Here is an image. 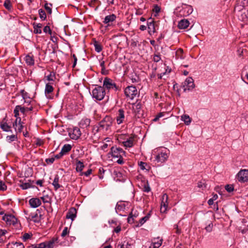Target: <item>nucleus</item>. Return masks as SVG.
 Returning <instances> with one entry per match:
<instances>
[{
	"label": "nucleus",
	"mask_w": 248,
	"mask_h": 248,
	"mask_svg": "<svg viewBox=\"0 0 248 248\" xmlns=\"http://www.w3.org/2000/svg\"><path fill=\"white\" fill-rule=\"evenodd\" d=\"M21 119H19V121L18 123L17 122V119L16 120L15 122V124H13V126L15 127V129L16 131H18V132H21L23 128V125L20 123Z\"/></svg>",
	"instance_id": "72a5a7b5"
},
{
	"label": "nucleus",
	"mask_w": 248,
	"mask_h": 248,
	"mask_svg": "<svg viewBox=\"0 0 248 248\" xmlns=\"http://www.w3.org/2000/svg\"><path fill=\"white\" fill-rule=\"evenodd\" d=\"M132 110L135 116L140 118L142 115L141 110V105L140 103L133 104L132 105Z\"/></svg>",
	"instance_id": "4468645a"
},
{
	"label": "nucleus",
	"mask_w": 248,
	"mask_h": 248,
	"mask_svg": "<svg viewBox=\"0 0 248 248\" xmlns=\"http://www.w3.org/2000/svg\"><path fill=\"white\" fill-rule=\"evenodd\" d=\"M33 32L35 34H41L42 33V30L41 29H40L38 28L37 27H35L34 25H33Z\"/></svg>",
	"instance_id": "bf43d9fd"
},
{
	"label": "nucleus",
	"mask_w": 248,
	"mask_h": 248,
	"mask_svg": "<svg viewBox=\"0 0 248 248\" xmlns=\"http://www.w3.org/2000/svg\"><path fill=\"white\" fill-rule=\"evenodd\" d=\"M184 92L192 90L195 87L194 80L191 77L187 78L182 84Z\"/></svg>",
	"instance_id": "0eeeda50"
},
{
	"label": "nucleus",
	"mask_w": 248,
	"mask_h": 248,
	"mask_svg": "<svg viewBox=\"0 0 248 248\" xmlns=\"http://www.w3.org/2000/svg\"><path fill=\"white\" fill-rule=\"evenodd\" d=\"M93 46H94L95 50L97 52L99 53L102 51V46L98 42L94 41L93 42Z\"/></svg>",
	"instance_id": "4c0bfd02"
},
{
	"label": "nucleus",
	"mask_w": 248,
	"mask_h": 248,
	"mask_svg": "<svg viewBox=\"0 0 248 248\" xmlns=\"http://www.w3.org/2000/svg\"><path fill=\"white\" fill-rule=\"evenodd\" d=\"M43 31L45 33H48L50 35L52 34V31L48 26H46L44 28Z\"/></svg>",
	"instance_id": "6e6d98bb"
},
{
	"label": "nucleus",
	"mask_w": 248,
	"mask_h": 248,
	"mask_svg": "<svg viewBox=\"0 0 248 248\" xmlns=\"http://www.w3.org/2000/svg\"><path fill=\"white\" fill-rule=\"evenodd\" d=\"M84 168V164L80 160H77L76 163V170L79 172V176H83L82 170Z\"/></svg>",
	"instance_id": "5701e85b"
},
{
	"label": "nucleus",
	"mask_w": 248,
	"mask_h": 248,
	"mask_svg": "<svg viewBox=\"0 0 248 248\" xmlns=\"http://www.w3.org/2000/svg\"><path fill=\"white\" fill-rule=\"evenodd\" d=\"M100 65L101 67L102 73L104 74V71L105 70V62L103 61L100 62Z\"/></svg>",
	"instance_id": "69168bd1"
},
{
	"label": "nucleus",
	"mask_w": 248,
	"mask_h": 248,
	"mask_svg": "<svg viewBox=\"0 0 248 248\" xmlns=\"http://www.w3.org/2000/svg\"><path fill=\"white\" fill-rule=\"evenodd\" d=\"M17 140V136L15 135H12L7 136L6 138V140L7 142L10 143Z\"/></svg>",
	"instance_id": "79ce46f5"
},
{
	"label": "nucleus",
	"mask_w": 248,
	"mask_h": 248,
	"mask_svg": "<svg viewBox=\"0 0 248 248\" xmlns=\"http://www.w3.org/2000/svg\"><path fill=\"white\" fill-rule=\"evenodd\" d=\"M53 87L52 85H50V83H48L46 84L45 90V93L47 98H53V96L52 94V93L53 92Z\"/></svg>",
	"instance_id": "f3484780"
},
{
	"label": "nucleus",
	"mask_w": 248,
	"mask_h": 248,
	"mask_svg": "<svg viewBox=\"0 0 248 248\" xmlns=\"http://www.w3.org/2000/svg\"><path fill=\"white\" fill-rule=\"evenodd\" d=\"M81 134L80 130L78 127H74L69 132V136L73 140H78L80 137Z\"/></svg>",
	"instance_id": "f8f14e48"
},
{
	"label": "nucleus",
	"mask_w": 248,
	"mask_h": 248,
	"mask_svg": "<svg viewBox=\"0 0 248 248\" xmlns=\"http://www.w3.org/2000/svg\"><path fill=\"white\" fill-rule=\"evenodd\" d=\"M111 155L114 158H118V159L116 162L119 164H122L124 163L122 156L125 154V152L121 148L112 147L111 149Z\"/></svg>",
	"instance_id": "39448f33"
},
{
	"label": "nucleus",
	"mask_w": 248,
	"mask_h": 248,
	"mask_svg": "<svg viewBox=\"0 0 248 248\" xmlns=\"http://www.w3.org/2000/svg\"><path fill=\"white\" fill-rule=\"evenodd\" d=\"M181 120L187 125H189L192 121L191 118L187 114H183L181 116Z\"/></svg>",
	"instance_id": "c756f323"
},
{
	"label": "nucleus",
	"mask_w": 248,
	"mask_h": 248,
	"mask_svg": "<svg viewBox=\"0 0 248 248\" xmlns=\"http://www.w3.org/2000/svg\"><path fill=\"white\" fill-rule=\"evenodd\" d=\"M225 189L228 192H232L234 190V187H233V185H227L225 186Z\"/></svg>",
	"instance_id": "3c124183"
},
{
	"label": "nucleus",
	"mask_w": 248,
	"mask_h": 248,
	"mask_svg": "<svg viewBox=\"0 0 248 248\" xmlns=\"http://www.w3.org/2000/svg\"><path fill=\"white\" fill-rule=\"evenodd\" d=\"M20 93L24 100L27 99L28 98L29 99L30 98L28 96V93L27 92H26L24 90H21Z\"/></svg>",
	"instance_id": "8fccbe9b"
},
{
	"label": "nucleus",
	"mask_w": 248,
	"mask_h": 248,
	"mask_svg": "<svg viewBox=\"0 0 248 248\" xmlns=\"http://www.w3.org/2000/svg\"><path fill=\"white\" fill-rule=\"evenodd\" d=\"M117 140L125 149L132 147L136 141L134 136L125 134H119L117 136Z\"/></svg>",
	"instance_id": "7ed1b4c3"
},
{
	"label": "nucleus",
	"mask_w": 248,
	"mask_h": 248,
	"mask_svg": "<svg viewBox=\"0 0 248 248\" xmlns=\"http://www.w3.org/2000/svg\"><path fill=\"white\" fill-rule=\"evenodd\" d=\"M112 119L110 116H106L99 124V126H94L93 132L95 133L101 132L103 134L107 133L110 129L112 124Z\"/></svg>",
	"instance_id": "f03ea898"
},
{
	"label": "nucleus",
	"mask_w": 248,
	"mask_h": 248,
	"mask_svg": "<svg viewBox=\"0 0 248 248\" xmlns=\"http://www.w3.org/2000/svg\"><path fill=\"white\" fill-rule=\"evenodd\" d=\"M92 173V169H89L87 171H86L85 172H82L83 175H85L87 177L89 176Z\"/></svg>",
	"instance_id": "338daca9"
},
{
	"label": "nucleus",
	"mask_w": 248,
	"mask_h": 248,
	"mask_svg": "<svg viewBox=\"0 0 248 248\" xmlns=\"http://www.w3.org/2000/svg\"><path fill=\"white\" fill-rule=\"evenodd\" d=\"M150 213L147 214L145 217H142L140 220L139 223L137 225V227H140L146 221H147L150 217Z\"/></svg>",
	"instance_id": "c9c22d12"
},
{
	"label": "nucleus",
	"mask_w": 248,
	"mask_h": 248,
	"mask_svg": "<svg viewBox=\"0 0 248 248\" xmlns=\"http://www.w3.org/2000/svg\"><path fill=\"white\" fill-rule=\"evenodd\" d=\"M8 248H24V245L20 242H15L9 244L8 245Z\"/></svg>",
	"instance_id": "f704fd0d"
},
{
	"label": "nucleus",
	"mask_w": 248,
	"mask_h": 248,
	"mask_svg": "<svg viewBox=\"0 0 248 248\" xmlns=\"http://www.w3.org/2000/svg\"><path fill=\"white\" fill-rule=\"evenodd\" d=\"M139 215L138 212L135 209H132L129 217L127 218V221L129 223H133L134 222V218Z\"/></svg>",
	"instance_id": "393cba45"
},
{
	"label": "nucleus",
	"mask_w": 248,
	"mask_h": 248,
	"mask_svg": "<svg viewBox=\"0 0 248 248\" xmlns=\"http://www.w3.org/2000/svg\"><path fill=\"white\" fill-rule=\"evenodd\" d=\"M213 226V225L212 222H210L207 226L205 228V229L207 232H211L212 231Z\"/></svg>",
	"instance_id": "603ef678"
},
{
	"label": "nucleus",
	"mask_w": 248,
	"mask_h": 248,
	"mask_svg": "<svg viewBox=\"0 0 248 248\" xmlns=\"http://www.w3.org/2000/svg\"><path fill=\"white\" fill-rule=\"evenodd\" d=\"M198 187L201 190H204L206 187V184L204 180L201 181L198 183Z\"/></svg>",
	"instance_id": "c03bdc74"
},
{
	"label": "nucleus",
	"mask_w": 248,
	"mask_h": 248,
	"mask_svg": "<svg viewBox=\"0 0 248 248\" xmlns=\"http://www.w3.org/2000/svg\"><path fill=\"white\" fill-rule=\"evenodd\" d=\"M41 199L44 203H49L51 201V198L47 195L43 196Z\"/></svg>",
	"instance_id": "a18cd8bd"
},
{
	"label": "nucleus",
	"mask_w": 248,
	"mask_h": 248,
	"mask_svg": "<svg viewBox=\"0 0 248 248\" xmlns=\"http://www.w3.org/2000/svg\"><path fill=\"white\" fill-rule=\"evenodd\" d=\"M176 58L177 59H184L185 58V56L183 54V50L181 48L178 49L176 51Z\"/></svg>",
	"instance_id": "e433bc0d"
},
{
	"label": "nucleus",
	"mask_w": 248,
	"mask_h": 248,
	"mask_svg": "<svg viewBox=\"0 0 248 248\" xmlns=\"http://www.w3.org/2000/svg\"><path fill=\"white\" fill-rule=\"evenodd\" d=\"M0 128L5 132H12L11 127L9 125L6 123L2 122L0 124Z\"/></svg>",
	"instance_id": "2f4dec72"
},
{
	"label": "nucleus",
	"mask_w": 248,
	"mask_h": 248,
	"mask_svg": "<svg viewBox=\"0 0 248 248\" xmlns=\"http://www.w3.org/2000/svg\"><path fill=\"white\" fill-rule=\"evenodd\" d=\"M26 63L28 65H33L34 64V60L32 55L28 54L25 57Z\"/></svg>",
	"instance_id": "c85d7f7f"
},
{
	"label": "nucleus",
	"mask_w": 248,
	"mask_h": 248,
	"mask_svg": "<svg viewBox=\"0 0 248 248\" xmlns=\"http://www.w3.org/2000/svg\"><path fill=\"white\" fill-rule=\"evenodd\" d=\"M72 149L71 145L69 144H64L62 148L61 152L59 154L57 155L55 157L59 158L64 155H66L67 153L71 151Z\"/></svg>",
	"instance_id": "2eb2a0df"
},
{
	"label": "nucleus",
	"mask_w": 248,
	"mask_h": 248,
	"mask_svg": "<svg viewBox=\"0 0 248 248\" xmlns=\"http://www.w3.org/2000/svg\"><path fill=\"white\" fill-rule=\"evenodd\" d=\"M147 23L149 33L150 34L155 33V32L156 29L157 27L155 22L152 18H149L148 20Z\"/></svg>",
	"instance_id": "a211bd4d"
},
{
	"label": "nucleus",
	"mask_w": 248,
	"mask_h": 248,
	"mask_svg": "<svg viewBox=\"0 0 248 248\" xmlns=\"http://www.w3.org/2000/svg\"><path fill=\"white\" fill-rule=\"evenodd\" d=\"M35 248H46V243H41L35 247Z\"/></svg>",
	"instance_id": "774afa93"
},
{
	"label": "nucleus",
	"mask_w": 248,
	"mask_h": 248,
	"mask_svg": "<svg viewBox=\"0 0 248 248\" xmlns=\"http://www.w3.org/2000/svg\"><path fill=\"white\" fill-rule=\"evenodd\" d=\"M69 230L67 227H64V229L63 230L62 233L61 234V236L62 237H64L65 236H66L69 233Z\"/></svg>",
	"instance_id": "864d4df0"
},
{
	"label": "nucleus",
	"mask_w": 248,
	"mask_h": 248,
	"mask_svg": "<svg viewBox=\"0 0 248 248\" xmlns=\"http://www.w3.org/2000/svg\"><path fill=\"white\" fill-rule=\"evenodd\" d=\"M106 92L103 87L97 86L93 90L92 95L97 100H102L105 97Z\"/></svg>",
	"instance_id": "20e7f679"
},
{
	"label": "nucleus",
	"mask_w": 248,
	"mask_h": 248,
	"mask_svg": "<svg viewBox=\"0 0 248 248\" xmlns=\"http://www.w3.org/2000/svg\"><path fill=\"white\" fill-rule=\"evenodd\" d=\"M39 15L40 18L42 20H45L46 19V16L45 11L42 9H40L39 10Z\"/></svg>",
	"instance_id": "a19ab883"
},
{
	"label": "nucleus",
	"mask_w": 248,
	"mask_h": 248,
	"mask_svg": "<svg viewBox=\"0 0 248 248\" xmlns=\"http://www.w3.org/2000/svg\"><path fill=\"white\" fill-rule=\"evenodd\" d=\"M7 231L6 230H3L0 228V238H3V236L7 233Z\"/></svg>",
	"instance_id": "680f3d73"
},
{
	"label": "nucleus",
	"mask_w": 248,
	"mask_h": 248,
	"mask_svg": "<svg viewBox=\"0 0 248 248\" xmlns=\"http://www.w3.org/2000/svg\"><path fill=\"white\" fill-rule=\"evenodd\" d=\"M90 119L88 118H84L80 121L79 125L81 127L85 128L90 125Z\"/></svg>",
	"instance_id": "7c9ffc66"
},
{
	"label": "nucleus",
	"mask_w": 248,
	"mask_h": 248,
	"mask_svg": "<svg viewBox=\"0 0 248 248\" xmlns=\"http://www.w3.org/2000/svg\"><path fill=\"white\" fill-rule=\"evenodd\" d=\"M113 174L114 178L116 181L124 182L126 179V176L119 170H114Z\"/></svg>",
	"instance_id": "dca6fc26"
},
{
	"label": "nucleus",
	"mask_w": 248,
	"mask_h": 248,
	"mask_svg": "<svg viewBox=\"0 0 248 248\" xmlns=\"http://www.w3.org/2000/svg\"><path fill=\"white\" fill-rule=\"evenodd\" d=\"M20 107L19 106H16L14 109V113L15 114V117H17L19 115V111Z\"/></svg>",
	"instance_id": "052dcab7"
},
{
	"label": "nucleus",
	"mask_w": 248,
	"mask_h": 248,
	"mask_svg": "<svg viewBox=\"0 0 248 248\" xmlns=\"http://www.w3.org/2000/svg\"><path fill=\"white\" fill-rule=\"evenodd\" d=\"M120 248H131V245L129 244L128 242L127 241H124L123 243L120 245Z\"/></svg>",
	"instance_id": "de8ad7c7"
},
{
	"label": "nucleus",
	"mask_w": 248,
	"mask_h": 248,
	"mask_svg": "<svg viewBox=\"0 0 248 248\" xmlns=\"http://www.w3.org/2000/svg\"><path fill=\"white\" fill-rule=\"evenodd\" d=\"M153 61L155 62H158L161 60L160 55L159 54H155L153 56Z\"/></svg>",
	"instance_id": "4d7b16f0"
},
{
	"label": "nucleus",
	"mask_w": 248,
	"mask_h": 248,
	"mask_svg": "<svg viewBox=\"0 0 248 248\" xmlns=\"http://www.w3.org/2000/svg\"><path fill=\"white\" fill-rule=\"evenodd\" d=\"M127 202H118L115 207L116 212L117 213H118L119 212L124 211L125 209V207L127 205Z\"/></svg>",
	"instance_id": "b1692460"
},
{
	"label": "nucleus",
	"mask_w": 248,
	"mask_h": 248,
	"mask_svg": "<svg viewBox=\"0 0 248 248\" xmlns=\"http://www.w3.org/2000/svg\"><path fill=\"white\" fill-rule=\"evenodd\" d=\"M116 122L117 124H122L125 120V115L124 112L122 109H120L118 113H117L116 117Z\"/></svg>",
	"instance_id": "6ab92c4d"
},
{
	"label": "nucleus",
	"mask_w": 248,
	"mask_h": 248,
	"mask_svg": "<svg viewBox=\"0 0 248 248\" xmlns=\"http://www.w3.org/2000/svg\"><path fill=\"white\" fill-rule=\"evenodd\" d=\"M116 18V16L114 14H111L106 16L103 21L104 24H108L109 22L114 21Z\"/></svg>",
	"instance_id": "cd10ccee"
},
{
	"label": "nucleus",
	"mask_w": 248,
	"mask_h": 248,
	"mask_svg": "<svg viewBox=\"0 0 248 248\" xmlns=\"http://www.w3.org/2000/svg\"><path fill=\"white\" fill-rule=\"evenodd\" d=\"M26 218L34 222H39L40 220V217L36 212L31 213L28 217H26Z\"/></svg>",
	"instance_id": "412c9836"
},
{
	"label": "nucleus",
	"mask_w": 248,
	"mask_h": 248,
	"mask_svg": "<svg viewBox=\"0 0 248 248\" xmlns=\"http://www.w3.org/2000/svg\"><path fill=\"white\" fill-rule=\"evenodd\" d=\"M59 177L58 175H55L54 179L52 182V185L54 186V187L56 190L60 188L61 186L59 184Z\"/></svg>",
	"instance_id": "473e14b6"
},
{
	"label": "nucleus",
	"mask_w": 248,
	"mask_h": 248,
	"mask_svg": "<svg viewBox=\"0 0 248 248\" xmlns=\"http://www.w3.org/2000/svg\"><path fill=\"white\" fill-rule=\"evenodd\" d=\"M104 89L108 91L113 90L116 91L117 90V87L116 84L112 79L108 78H105L103 81V86Z\"/></svg>",
	"instance_id": "1a4fd4ad"
},
{
	"label": "nucleus",
	"mask_w": 248,
	"mask_h": 248,
	"mask_svg": "<svg viewBox=\"0 0 248 248\" xmlns=\"http://www.w3.org/2000/svg\"><path fill=\"white\" fill-rule=\"evenodd\" d=\"M170 154V150L165 147H158L154 149L152 152V155L155 158L154 161L158 165H162L167 161Z\"/></svg>",
	"instance_id": "f257e3e1"
},
{
	"label": "nucleus",
	"mask_w": 248,
	"mask_h": 248,
	"mask_svg": "<svg viewBox=\"0 0 248 248\" xmlns=\"http://www.w3.org/2000/svg\"><path fill=\"white\" fill-rule=\"evenodd\" d=\"M168 207V196L167 194H164L161 198L160 211L162 213H165Z\"/></svg>",
	"instance_id": "9b49d317"
},
{
	"label": "nucleus",
	"mask_w": 248,
	"mask_h": 248,
	"mask_svg": "<svg viewBox=\"0 0 248 248\" xmlns=\"http://www.w3.org/2000/svg\"><path fill=\"white\" fill-rule=\"evenodd\" d=\"M45 8L49 14H51L52 10H51V8H50V7L49 6L48 3L45 4Z\"/></svg>",
	"instance_id": "0e129e2a"
},
{
	"label": "nucleus",
	"mask_w": 248,
	"mask_h": 248,
	"mask_svg": "<svg viewBox=\"0 0 248 248\" xmlns=\"http://www.w3.org/2000/svg\"><path fill=\"white\" fill-rule=\"evenodd\" d=\"M4 6L9 11H11L12 9V5L10 0H5L4 2Z\"/></svg>",
	"instance_id": "ea45409f"
},
{
	"label": "nucleus",
	"mask_w": 248,
	"mask_h": 248,
	"mask_svg": "<svg viewBox=\"0 0 248 248\" xmlns=\"http://www.w3.org/2000/svg\"><path fill=\"white\" fill-rule=\"evenodd\" d=\"M29 202L30 206L32 208H37L41 204V200L38 198H31Z\"/></svg>",
	"instance_id": "aec40b11"
},
{
	"label": "nucleus",
	"mask_w": 248,
	"mask_h": 248,
	"mask_svg": "<svg viewBox=\"0 0 248 248\" xmlns=\"http://www.w3.org/2000/svg\"><path fill=\"white\" fill-rule=\"evenodd\" d=\"M162 243V240L159 238H155L149 246V248H158Z\"/></svg>",
	"instance_id": "a878e982"
},
{
	"label": "nucleus",
	"mask_w": 248,
	"mask_h": 248,
	"mask_svg": "<svg viewBox=\"0 0 248 248\" xmlns=\"http://www.w3.org/2000/svg\"><path fill=\"white\" fill-rule=\"evenodd\" d=\"M236 178L240 183L248 182V170H241L237 174Z\"/></svg>",
	"instance_id": "9d476101"
},
{
	"label": "nucleus",
	"mask_w": 248,
	"mask_h": 248,
	"mask_svg": "<svg viewBox=\"0 0 248 248\" xmlns=\"http://www.w3.org/2000/svg\"><path fill=\"white\" fill-rule=\"evenodd\" d=\"M189 21L187 19H184L179 22L178 27L180 29H185L189 26Z\"/></svg>",
	"instance_id": "bb28decb"
},
{
	"label": "nucleus",
	"mask_w": 248,
	"mask_h": 248,
	"mask_svg": "<svg viewBox=\"0 0 248 248\" xmlns=\"http://www.w3.org/2000/svg\"><path fill=\"white\" fill-rule=\"evenodd\" d=\"M7 186L2 181H0V191H4L6 189Z\"/></svg>",
	"instance_id": "5fc2aeb1"
},
{
	"label": "nucleus",
	"mask_w": 248,
	"mask_h": 248,
	"mask_svg": "<svg viewBox=\"0 0 248 248\" xmlns=\"http://www.w3.org/2000/svg\"><path fill=\"white\" fill-rule=\"evenodd\" d=\"M193 12V8L191 6L185 4L182 9L180 11V15L181 16H186L191 14Z\"/></svg>",
	"instance_id": "ddd939ff"
},
{
	"label": "nucleus",
	"mask_w": 248,
	"mask_h": 248,
	"mask_svg": "<svg viewBox=\"0 0 248 248\" xmlns=\"http://www.w3.org/2000/svg\"><path fill=\"white\" fill-rule=\"evenodd\" d=\"M139 165L140 169L142 170H148L146 168V167L147 166V164L145 162L140 161L139 163Z\"/></svg>",
	"instance_id": "49530a36"
},
{
	"label": "nucleus",
	"mask_w": 248,
	"mask_h": 248,
	"mask_svg": "<svg viewBox=\"0 0 248 248\" xmlns=\"http://www.w3.org/2000/svg\"><path fill=\"white\" fill-rule=\"evenodd\" d=\"M2 219L8 225L16 226L18 224L17 219L12 214H5L2 217Z\"/></svg>",
	"instance_id": "6e6552de"
},
{
	"label": "nucleus",
	"mask_w": 248,
	"mask_h": 248,
	"mask_svg": "<svg viewBox=\"0 0 248 248\" xmlns=\"http://www.w3.org/2000/svg\"><path fill=\"white\" fill-rule=\"evenodd\" d=\"M151 190V188L148 183L144 185L143 187V191L145 192H149Z\"/></svg>",
	"instance_id": "13d9d810"
},
{
	"label": "nucleus",
	"mask_w": 248,
	"mask_h": 248,
	"mask_svg": "<svg viewBox=\"0 0 248 248\" xmlns=\"http://www.w3.org/2000/svg\"><path fill=\"white\" fill-rule=\"evenodd\" d=\"M77 210L76 208H71L66 214V217L67 219H70L72 221L74 220L76 217Z\"/></svg>",
	"instance_id": "4be33fe9"
},
{
	"label": "nucleus",
	"mask_w": 248,
	"mask_h": 248,
	"mask_svg": "<svg viewBox=\"0 0 248 248\" xmlns=\"http://www.w3.org/2000/svg\"><path fill=\"white\" fill-rule=\"evenodd\" d=\"M124 94L127 98L133 100L138 94L136 87L133 85L127 87L124 90Z\"/></svg>",
	"instance_id": "423d86ee"
},
{
	"label": "nucleus",
	"mask_w": 248,
	"mask_h": 248,
	"mask_svg": "<svg viewBox=\"0 0 248 248\" xmlns=\"http://www.w3.org/2000/svg\"><path fill=\"white\" fill-rule=\"evenodd\" d=\"M153 10L154 13H155L154 16H156L158 15V14L160 12V8L159 6H158L157 5H155L154 6Z\"/></svg>",
	"instance_id": "09e8293b"
},
{
	"label": "nucleus",
	"mask_w": 248,
	"mask_h": 248,
	"mask_svg": "<svg viewBox=\"0 0 248 248\" xmlns=\"http://www.w3.org/2000/svg\"><path fill=\"white\" fill-rule=\"evenodd\" d=\"M56 240L53 239L49 241L46 242V248H53Z\"/></svg>",
	"instance_id": "37998d69"
},
{
	"label": "nucleus",
	"mask_w": 248,
	"mask_h": 248,
	"mask_svg": "<svg viewBox=\"0 0 248 248\" xmlns=\"http://www.w3.org/2000/svg\"><path fill=\"white\" fill-rule=\"evenodd\" d=\"M164 113L163 112H160L159 114H158L156 117L154 119V121L156 122L159 120V119L161 117H162L164 116Z\"/></svg>",
	"instance_id": "e2e57ef3"
},
{
	"label": "nucleus",
	"mask_w": 248,
	"mask_h": 248,
	"mask_svg": "<svg viewBox=\"0 0 248 248\" xmlns=\"http://www.w3.org/2000/svg\"><path fill=\"white\" fill-rule=\"evenodd\" d=\"M32 184L31 183V181H29L28 182L23 183L22 182L20 185V187L23 189H27L31 187Z\"/></svg>",
	"instance_id": "58836bf2"
}]
</instances>
